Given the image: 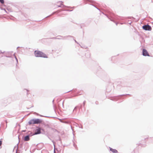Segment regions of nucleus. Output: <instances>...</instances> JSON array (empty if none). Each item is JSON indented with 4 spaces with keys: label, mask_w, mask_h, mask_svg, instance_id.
<instances>
[{
    "label": "nucleus",
    "mask_w": 153,
    "mask_h": 153,
    "mask_svg": "<svg viewBox=\"0 0 153 153\" xmlns=\"http://www.w3.org/2000/svg\"><path fill=\"white\" fill-rule=\"evenodd\" d=\"M35 56L36 57H42L44 58H47L48 56L44 53L39 51H36L34 52Z\"/></svg>",
    "instance_id": "obj_1"
},
{
    "label": "nucleus",
    "mask_w": 153,
    "mask_h": 153,
    "mask_svg": "<svg viewBox=\"0 0 153 153\" xmlns=\"http://www.w3.org/2000/svg\"><path fill=\"white\" fill-rule=\"evenodd\" d=\"M54 153H55V152Z\"/></svg>",
    "instance_id": "obj_11"
},
{
    "label": "nucleus",
    "mask_w": 153,
    "mask_h": 153,
    "mask_svg": "<svg viewBox=\"0 0 153 153\" xmlns=\"http://www.w3.org/2000/svg\"><path fill=\"white\" fill-rule=\"evenodd\" d=\"M42 122V120L37 119H33L30 120L28 122L29 124H39L41 123Z\"/></svg>",
    "instance_id": "obj_2"
},
{
    "label": "nucleus",
    "mask_w": 153,
    "mask_h": 153,
    "mask_svg": "<svg viewBox=\"0 0 153 153\" xmlns=\"http://www.w3.org/2000/svg\"><path fill=\"white\" fill-rule=\"evenodd\" d=\"M110 150L113 153H117L118 152L116 150L113 149L111 148H110Z\"/></svg>",
    "instance_id": "obj_8"
},
{
    "label": "nucleus",
    "mask_w": 153,
    "mask_h": 153,
    "mask_svg": "<svg viewBox=\"0 0 153 153\" xmlns=\"http://www.w3.org/2000/svg\"><path fill=\"white\" fill-rule=\"evenodd\" d=\"M143 55L144 56H149V54L147 51L145 49H143Z\"/></svg>",
    "instance_id": "obj_4"
},
{
    "label": "nucleus",
    "mask_w": 153,
    "mask_h": 153,
    "mask_svg": "<svg viewBox=\"0 0 153 153\" xmlns=\"http://www.w3.org/2000/svg\"><path fill=\"white\" fill-rule=\"evenodd\" d=\"M56 5L57 7H62V6L63 5V2L62 1H59L57 3Z\"/></svg>",
    "instance_id": "obj_5"
},
{
    "label": "nucleus",
    "mask_w": 153,
    "mask_h": 153,
    "mask_svg": "<svg viewBox=\"0 0 153 153\" xmlns=\"http://www.w3.org/2000/svg\"><path fill=\"white\" fill-rule=\"evenodd\" d=\"M142 27L143 29L146 30L151 31L152 30L151 27L149 25H144Z\"/></svg>",
    "instance_id": "obj_3"
},
{
    "label": "nucleus",
    "mask_w": 153,
    "mask_h": 153,
    "mask_svg": "<svg viewBox=\"0 0 153 153\" xmlns=\"http://www.w3.org/2000/svg\"><path fill=\"white\" fill-rule=\"evenodd\" d=\"M0 2L2 3L3 4L4 3V0H0Z\"/></svg>",
    "instance_id": "obj_9"
},
{
    "label": "nucleus",
    "mask_w": 153,
    "mask_h": 153,
    "mask_svg": "<svg viewBox=\"0 0 153 153\" xmlns=\"http://www.w3.org/2000/svg\"><path fill=\"white\" fill-rule=\"evenodd\" d=\"M2 141L0 140V146H1L2 145Z\"/></svg>",
    "instance_id": "obj_10"
},
{
    "label": "nucleus",
    "mask_w": 153,
    "mask_h": 153,
    "mask_svg": "<svg viewBox=\"0 0 153 153\" xmlns=\"http://www.w3.org/2000/svg\"><path fill=\"white\" fill-rule=\"evenodd\" d=\"M41 133V129L40 128H39L36 130L34 134H39Z\"/></svg>",
    "instance_id": "obj_6"
},
{
    "label": "nucleus",
    "mask_w": 153,
    "mask_h": 153,
    "mask_svg": "<svg viewBox=\"0 0 153 153\" xmlns=\"http://www.w3.org/2000/svg\"><path fill=\"white\" fill-rule=\"evenodd\" d=\"M30 140L29 136L27 135L25 137L24 140L25 141H28Z\"/></svg>",
    "instance_id": "obj_7"
}]
</instances>
